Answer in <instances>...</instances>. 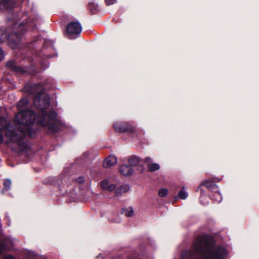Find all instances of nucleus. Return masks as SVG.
Segmentation results:
<instances>
[{
  "label": "nucleus",
  "instance_id": "f257e3e1",
  "mask_svg": "<svg viewBox=\"0 0 259 259\" xmlns=\"http://www.w3.org/2000/svg\"><path fill=\"white\" fill-rule=\"evenodd\" d=\"M27 106L26 99L20 100L17 105L19 112L16 114L15 120L9 124L4 117H0V143L3 140L2 131L4 130L6 131L7 137L19 145L26 135L32 136V131L30 125L35 122V116L30 111H25Z\"/></svg>",
  "mask_w": 259,
  "mask_h": 259
},
{
  "label": "nucleus",
  "instance_id": "f03ea898",
  "mask_svg": "<svg viewBox=\"0 0 259 259\" xmlns=\"http://www.w3.org/2000/svg\"><path fill=\"white\" fill-rule=\"evenodd\" d=\"M27 106L26 99L20 100L17 105L19 112L16 114L15 120L9 124L4 117H0V143L3 140L2 131L4 130L6 131L7 137L19 145L26 135L32 136V131L30 125L35 122V116L30 111H25Z\"/></svg>",
  "mask_w": 259,
  "mask_h": 259
},
{
  "label": "nucleus",
  "instance_id": "7ed1b4c3",
  "mask_svg": "<svg viewBox=\"0 0 259 259\" xmlns=\"http://www.w3.org/2000/svg\"><path fill=\"white\" fill-rule=\"evenodd\" d=\"M24 90L29 94H35L34 99L35 107L39 109V115L36 116L35 113L29 109V103L28 101L27 108L25 111H30L35 116V121L38 124L47 127L48 130L51 133H55L59 130V124L57 120V114L54 111L47 113L45 109L49 107L50 103V97L48 95L43 93V86L38 84H26L24 87ZM26 99V98H23ZM23 100V99H22Z\"/></svg>",
  "mask_w": 259,
  "mask_h": 259
},
{
  "label": "nucleus",
  "instance_id": "20e7f679",
  "mask_svg": "<svg viewBox=\"0 0 259 259\" xmlns=\"http://www.w3.org/2000/svg\"><path fill=\"white\" fill-rule=\"evenodd\" d=\"M82 31V27L79 22H71L67 26L66 31L70 39L74 38V35H78Z\"/></svg>",
  "mask_w": 259,
  "mask_h": 259
},
{
  "label": "nucleus",
  "instance_id": "39448f33",
  "mask_svg": "<svg viewBox=\"0 0 259 259\" xmlns=\"http://www.w3.org/2000/svg\"><path fill=\"white\" fill-rule=\"evenodd\" d=\"M4 39H8L10 42H13V48H16L20 39V33L14 32L11 35H8L6 31L0 29V42L4 41Z\"/></svg>",
  "mask_w": 259,
  "mask_h": 259
},
{
  "label": "nucleus",
  "instance_id": "423d86ee",
  "mask_svg": "<svg viewBox=\"0 0 259 259\" xmlns=\"http://www.w3.org/2000/svg\"><path fill=\"white\" fill-rule=\"evenodd\" d=\"M114 130L119 133H124L133 130V126L126 122H116L113 124Z\"/></svg>",
  "mask_w": 259,
  "mask_h": 259
},
{
  "label": "nucleus",
  "instance_id": "0eeeda50",
  "mask_svg": "<svg viewBox=\"0 0 259 259\" xmlns=\"http://www.w3.org/2000/svg\"><path fill=\"white\" fill-rule=\"evenodd\" d=\"M145 163L147 165L149 171L153 172L160 168V165L156 163H153V160L150 157H147L144 159Z\"/></svg>",
  "mask_w": 259,
  "mask_h": 259
},
{
  "label": "nucleus",
  "instance_id": "6e6552de",
  "mask_svg": "<svg viewBox=\"0 0 259 259\" xmlns=\"http://www.w3.org/2000/svg\"><path fill=\"white\" fill-rule=\"evenodd\" d=\"M7 67L10 70L17 72L25 73V70L24 68L18 66L13 61H9L7 63Z\"/></svg>",
  "mask_w": 259,
  "mask_h": 259
},
{
  "label": "nucleus",
  "instance_id": "1a4fd4ad",
  "mask_svg": "<svg viewBox=\"0 0 259 259\" xmlns=\"http://www.w3.org/2000/svg\"><path fill=\"white\" fill-rule=\"evenodd\" d=\"M117 162V158L113 155H110L105 159L103 166L105 168H109Z\"/></svg>",
  "mask_w": 259,
  "mask_h": 259
},
{
  "label": "nucleus",
  "instance_id": "9d476101",
  "mask_svg": "<svg viewBox=\"0 0 259 259\" xmlns=\"http://www.w3.org/2000/svg\"><path fill=\"white\" fill-rule=\"evenodd\" d=\"M119 169L121 174L126 177L131 176L134 172L133 168L126 164L122 165Z\"/></svg>",
  "mask_w": 259,
  "mask_h": 259
},
{
  "label": "nucleus",
  "instance_id": "9b49d317",
  "mask_svg": "<svg viewBox=\"0 0 259 259\" xmlns=\"http://www.w3.org/2000/svg\"><path fill=\"white\" fill-rule=\"evenodd\" d=\"M101 187L105 190L113 191L115 190L116 186L114 184H111L108 180H104L101 183Z\"/></svg>",
  "mask_w": 259,
  "mask_h": 259
},
{
  "label": "nucleus",
  "instance_id": "f8f14e48",
  "mask_svg": "<svg viewBox=\"0 0 259 259\" xmlns=\"http://www.w3.org/2000/svg\"><path fill=\"white\" fill-rule=\"evenodd\" d=\"M130 190V187L127 185H124L120 186L116 189L115 193L117 196L121 195L122 194L127 192Z\"/></svg>",
  "mask_w": 259,
  "mask_h": 259
},
{
  "label": "nucleus",
  "instance_id": "ddd939ff",
  "mask_svg": "<svg viewBox=\"0 0 259 259\" xmlns=\"http://www.w3.org/2000/svg\"><path fill=\"white\" fill-rule=\"evenodd\" d=\"M140 157L136 156H132L130 157L128 160V163L130 166H136L140 162Z\"/></svg>",
  "mask_w": 259,
  "mask_h": 259
},
{
  "label": "nucleus",
  "instance_id": "4468645a",
  "mask_svg": "<svg viewBox=\"0 0 259 259\" xmlns=\"http://www.w3.org/2000/svg\"><path fill=\"white\" fill-rule=\"evenodd\" d=\"M202 185L205 186L208 189L213 191L218 189V186L209 181L206 180L203 181L202 183Z\"/></svg>",
  "mask_w": 259,
  "mask_h": 259
},
{
  "label": "nucleus",
  "instance_id": "2eb2a0df",
  "mask_svg": "<svg viewBox=\"0 0 259 259\" xmlns=\"http://www.w3.org/2000/svg\"><path fill=\"white\" fill-rule=\"evenodd\" d=\"M13 5L12 0H0V8L8 9Z\"/></svg>",
  "mask_w": 259,
  "mask_h": 259
},
{
  "label": "nucleus",
  "instance_id": "dca6fc26",
  "mask_svg": "<svg viewBox=\"0 0 259 259\" xmlns=\"http://www.w3.org/2000/svg\"><path fill=\"white\" fill-rule=\"evenodd\" d=\"M214 192V194L212 196V199L217 202H220L222 200V196L219 191V189L215 190Z\"/></svg>",
  "mask_w": 259,
  "mask_h": 259
},
{
  "label": "nucleus",
  "instance_id": "f3484780",
  "mask_svg": "<svg viewBox=\"0 0 259 259\" xmlns=\"http://www.w3.org/2000/svg\"><path fill=\"white\" fill-rule=\"evenodd\" d=\"M4 188L2 190V193L4 194L5 191L10 189L11 185V181L9 179L5 180L4 183Z\"/></svg>",
  "mask_w": 259,
  "mask_h": 259
},
{
  "label": "nucleus",
  "instance_id": "a211bd4d",
  "mask_svg": "<svg viewBox=\"0 0 259 259\" xmlns=\"http://www.w3.org/2000/svg\"><path fill=\"white\" fill-rule=\"evenodd\" d=\"M8 239L5 238L4 240H0V254L2 252L5 247L8 245Z\"/></svg>",
  "mask_w": 259,
  "mask_h": 259
},
{
  "label": "nucleus",
  "instance_id": "6ab92c4d",
  "mask_svg": "<svg viewBox=\"0 0 259 259\" xmlns=\"http://www.w3.org/2000/svg\"><path fill=\"white\" fill-rule=\"evenodd\" d=\"M89 8L92 14H95L98 11V5L94 3H91L89 4Z\"/></svg>",
  "mask_w": 259,
  "mask_h": 259
},
{
  "label": "nucleus",
  "instance_id": "aec40b11",
  "mask_svg": "<svg viewBox=\"0 0 259 259\" xmlns=\"http://www.w3.org/2000/svg\"><path fill=\"white\" fill-rule=\"evenodd\" d=\"M122 213L126 217H130L134 214V210L132 207L124 209Z\"/></svg>",
  "mask_w": 259,
  "mask_h": 259
},
{
  "label": "nucleus",
  "instance_id": "412c9836",
  "mask_svg": "<svg viewBox=\"0 0 259 259\" xmlns=\"http://www.w3.org/2000/svg\"><path fill=\"white\" fill-rule=\"evenodd\" d=\"M178 196L182 199H185L188 197V193L184 190H182L179 192Z\"/></svg>",
  "mask_w": 259,
  "mask_h": 259
},
{
  "label": "nucleus",
  "instance_id": "4be33fe9",
  "mask_svg": "<svg viewBox=\"0 0 259 259\" xmlns=\"http://www.w3.org/2000/svg\"><path fill=\"white\" fill-rule=\"evenodd\" d=\"M168 194V190L166 189H161L159 190L158 194L159 196L163 197L166 196Z\"/></svg>",
  "mask_w": 259,
  "mask_h": 259
},
{
  "label": "nucleus",
  "instance_id": "5701e85b",
  "mask_svg": "<svg viewBox=\"0 0 259 259\" xmlns=\"http://www.w3.org/2000/svg\"><path fill=\"white\" fill-rule=\"evenodd\" d=\"M36 256L34 253L31 251H29L26 253V259H35Z\"/></svg>",
  "mask_w": 259,
  "mask_h": 259
},
{
  "label": "nucleus",
  "instance_id": "b1692460",
  "mask_svg": "<svg viewBox=\"0 0 259 259\" xmlns=\"http://www.w3.org/2000/svg\"><path fill=\"white\" fill-rule=\"evenodd\" d=\"M205 196L204 195H203V191H201L200 199L201 203L204 205H206V204H207V201L203 202V201H204V199H205Z\"/></svg>",
  "mask_w": 259,
  "mask_h": 259
},
{
  "label": "nucleus",
  "instance_id": "393cba45",
  "mask_svg": "<svg viewBox=\"0 0 259 259\" xmlns=\"http://www.w3.org/2000/svg\"><path fill=\"white\" fill-rule=\"evenodd\" d=\"M105 1L107 5H111L114 4L116 0H105Z\"/></svg>",
  "mask_w": 259,
  "mask_h": 259
},
{
  "label": "nucleus",
  "instance_id": "a878e982",
  "mask_svg": "<svg viewBox=\"0 0 259 259\" xmlns=\"http://www.w3.org/2000/svg\"><path fill=\"white\" fill-rule=\"evenodd\" d=\"M84 179L82 177H79L77 179H76V181L80 184H81L84 182Z\"/></svg>",
  "mask_w": 259,
  "mask_h": 259
},
{
  "label": "nucleus",
  "instance_id": "bb28decb",
  "mask_svg": "<svg viewBox=\"0 0 259 259\" xmlns=\"http://www.w3.org/2000/svg\"><path fill=\"white\" fill-rule=\"evenodd\" d=\"M146 257L143 255H139L138 257L134 256V257H129L128 259H146Z\"/></svg>",
  "mask_w": 259,
  "mask_h": 259
},
{
  "label": "nucleus",
  "instance_id": "cd10ccee",
  "mask_svg": "<svg viewBox=\"0 0 259 259\" xmlns=\"http://www.w3.org/2000/svg\"><path fill=\"white\" fill-rule=\"evenodd\" d=\"M4 58V54L2 50V49L0 48V61L3 60Z\"/></svg>",
  "mask_w": 259,
  "mask_h": 259
},
{
  "label": "nucleus",
  "instance_id": "c85d7f7f",
  "mask_svg": "<svg viewBox=\"0 0 259 259\" xmlns=\"http://www.w3.org/2000/svg\"><path fill=\"white\" fill-rule=\"evenodd\" d=\"M3 259H16L14 256L11 255H6Z\"/></svg>",
  "mask_w": 259,
  "mask_h": 259
},
{
  "label": "nucleus",
  "instance_id": "c756f323",
  "mask_svg": "<svg viewBox=\"0 0 259 259\" xmlns=\"http://www.w3.org/2000/svg\"><path fill=\"white\" fill-rule=\"evenodd\" d=\"M22 24L21 23H20L19 25H18V27L19 28V30L20 31L22 30V26L21 25Z\"/></svg>",
  "mask_w": 259,
  "mask_h": 259
},
{
  "label": "nucleus",
  "instance_id": "7c9ffc66",
  "mask_svg": "<svg viewBox=\"0 0 259 259\" xmlns=\"http://www.w3.org/2000/svg\"><path fill=\"white\" fill-rule=\"evenodd\" d=\"M18 26L17 22H15V25L14 26V29L17 28Z\"/></svg>",
  "mask_w": 259,
  "mask_h": 259
},
{
  "label": "nucleus",
  "instance_id": "2f4dec72",
  "mask_svg": "<svg viewBox=\"0 0 259 259\" xmlns=\"http://www.w3.org/2000/svg\"><path fill=\"white\" fill-rule=\"evenodd\" d=\"M140 168H141V169L140 170V172H142L144 169V167L143 166H140Z\"/></svg>",
  "mask_w": 259,
  "mask_h": 259
},
{
  "label": "nucleus",
  "instance_id": "473e14b6",
  "mask_svg": "<svg viewBox=\"0 0 259 259\" xmlns=\"http://www.w3.org/2000/svg\"><path fill=\"white\" fill-rule=\"evenodd\" d=\"M202 184L198 188V189H197V191H198V189H200L201 191H202L201 189V187Z\"/></svg>",
  "mask_w": 259,
  "mask_h": 259
},
{
  "label": "nucleus",
  "instance_id": "72a5a7b5",
  "mask_svg": "<svg viewBox=\"0 0 259 259\" xmlns=\"http://www.w3.org/2000/svg\"><path fill=\"white\" fill-rule=\"evenodd\" d=\"M47 57H48V58H51V57H52V56H50V55H47Z\"/></svg>",
  "mask_w": 259,
  "mask_h": 259
},
{
  "label": "nucleus",
  "instance_id": "f704fd0d",
  "mask_svg": "<svg viewBox=\"0 0 259 259\" xmlns=\"http://www.w3.org/2000/svg\"><path fill=\"white\" fill-rule=\"evenodd\" d=\"M46 42H45V44H44V47L46 46Z\"/></svg>",
  "mask_w": 259,
  "mask_h": 259
}]
</instances>
